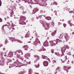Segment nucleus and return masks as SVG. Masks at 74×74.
Wrapping results in <instances>:
<instances>
[{"instance_id": "51", "label": "nucleus", "mask_w": 74, "mask_h": 74, "mask_svg": "<svg viewBox=\"0 0 74 74\" xmlns=\"http://www.w3.org/2000/svg\"><path fill=\"white\" fill-rule=\"evenodd\" d=\"M28 43H30L31 42V41H30L29 42H27Z\"/></svg>"}, {"instance_id": "57", "label": "nucleus", "mask_w": 74, "mask_h": 74, "mask_svg": "<svg viewBox=\"0 0 74 74\" xmlns=\"http://www.w3.org/2000/svg\"><path fill=\"white\" fill-rule=\"evenodd\" d=\"M40 5L41 6H44V5Z\"/></svg>"}, {"instance_id": "3", "label": "nucleus", "mask_w": 74, "mask_h": 74, "mask_svg": "<svg viewBox=\"0 0 74 74\" xmlns=\"http://www.w3.org/2000/svg\"><path fill=\"white\" fill-rule=\"evenodd\" d=\"M20 20H19V24L20 25H26V22H24V21H25L26 19V18L25 17V16H21L20 17Z\"/></svg>"}, {"instance_id": "55", "label": "nucleus", "mask_w": 74, "mask_h": 74, "mask_svg": "<svg viewBox=\"0 0 74 74\" xmlns=\"http://www.w3.org/2000/svg\"><path fill=\"white\" fill-rule=\"evenodd\" d=\"M72 34H74V32H73L72 33Z\"/></svg>"}, {"instance_id": "25", "label": "nucleus", "mask_w": 74, "mask_h": 74, "mask_svg": "<svg viewBox=\"0 0 74 74\" xmlns=\"http://www.w3.org/2000/svg\"><path fill=\"white\" fill-rule=\"evenodd\" d=\"M0 66H3L4 65V63L1 61H0Z\"/></svg>"}, {"instance_id": "52", "label": "nucleus", "mask_w": 74, "mask_h": 74, "mask_svg": "<svg viewBox=\"0 0 74 74\" xmlns=\"http://www.w3.org/2000/svg\"><path fill=\"white\" fill-rule=\"evenodd\" d=\"M3 46V45H1L0 44V47H2Z\"/></svg>"}, {"instance_id": "31", "label": "nucleus", "mask_w": 74, "mask_h": 74, "mask_svg": "<svg viewBox=\"0 0 74 74\" xmlns=\"http://www.w3.org/2000/svg\"><path fill=\"white\" fill-rule=\"evenodd\" d=\"M42 58L43 59H48V58L47 56H42Z\"/></svg>"}, {"instance_id": "20", "label": "nucleus", "mask_w": 74, "mask_h": 74, "mask_svg": "<svg viewBox=\"0 0 74 74\" xmlns=\"http://www.w3.org/2000/svg\"><path fill=\"white\" fill-rule=\"evenodd\" d=\"M8 55H10V56H13V53H12L11 51H10L8 54Z\"/></svg>"}, {"instance_id": "64", "label": "nucleus", "mask_w": 74, "mask_h": 74, "mask_svg": "<svg viewBox=\"0 0 74 74\" xmlns=\"http://www.w3.org/2000/svg\"><path fill=\"white\" fill-rule=\"evenodd\" d=\"M9 68L10 69V68H11V66H9Z\"/></svg>"}, {"instance_id": "21", "label": "nucleus", "mask_w": 74, "mask_h": 74, "mask_svg": "<svg viewBox=\"0 0 74 74\" xmlns=\"http://www.w3.org/2000/svg\"><path fill=\"white\" fill-rule=\"evenodd\" d=\"M42 16H44V17H45V16H44L43 15L39 16H38V17L36 16V17H37L36 19H38V18H40V19L41 18V17H42Z\"/></svg>"}, {"instance_id": "56", "label": "nucleus", "mask_w": 74, "mask_h": 74, "mask_svg": "<svg viewBox=\"0 0 74 74\" xmlns=\"http://www.w3.org/2000/svg\"><path fill=\"white\" fill-rule=\"evenodd\" d=\"M72 63H74V62H73V61L71 62Z\"/></svg>"}, {"instance_id": "27", "label": "nucleus", "mask_w": 74, "mask_h": 74, "mask_svg": "<svg viewBox=\"0 0 74 74\" xmlns=\"http://www.w3.org/2000/svg\"><path fill=\"white\" fill-rule=\"evenodd\" d=\"M46 51V49H45V50H42V49H40L38 50V51H39V52H41V51Z\"/></svg>"}, {"instance_id": "62", "label": "nucleus", "mask_w": 74, "mask_h": 74, "mask_svg": "<svg viewBox=\"0 0 74 74\" xmlns=\"http://www.w3.org/2000/svg\"><path fill=\"white\" fill-rule=\"evenodd\" d=\"M51 10L52 11H53V9H51Z\"/></svg>"}, {"instance_id": "29", "label": "nucleus", "mask_w": 74, "mask_h": 74, "mask_svg": "<svg viewBox=\"0 0 74 74\" xmlns=\"http://www.w3.org/2000/svg\"><path fill=\"white\" fill-rule=\"evenodd\" d=\"M10 14H11L10 16L11 17L12 16H13V15H14V12H10Z\"/></svg>"}, {"instance_id": "38", "label": "nucleus", "mask_w": 74, "mask_h": 74, "mask_svg": "<svg viewBox=\"0 0 74 74\" xmlns=\"http://www.w3.org/2000/svg\"><path fill=\"white\" fill-rule=\"evenodd\" d=\"M63 37V35H62V34H60V36H59V38H60H60H61V37Z\"/></svg>"}, {"instance_id": "15", "label": "nucleus", "mask_w": 74, "mask_h": 74, "mask_svg": "<svg viewBox=\"0 0 74 74\" xmlns=\"http://www.w3.org/2000/svg\"><path fill=\"white\" fill-rule=\"evenodd\" d=\"M23 48H24V50H26V51H27L28 48V46L27 45H24L23 46Z\"/></svg>"}, {"instance_id": "36", "label": "nucleus", "mask_w": 74, "mask_h": 74, "mask_svg": "<svg viewBox=\"0 0 74 74\" xmlns=\"http://www.w3.org/2000/svg\"><path fill=\"white\" fill-rule=\"evenodd\" d=\"M21 0H16V2L18 3H20L21 1Z\"/></svg>"}, {"instance_id": "47", "label": "nucleus", "mask_w": 74, "mask_h": 74, "mask_svg": "<svg viewBox=\"0 0 74 74\" xmlns=\"http://www.w3.org/2000/svg\"><path fill=\"white\" fill-rule=\"evenodd\" d=\"M3 22V20L1 18H0V22Z\"/></svg>"}, {"instance_id": "19", "label": "nucleus", "mask_w": 74, "mask_h": 74, "mask_svg": "<svg viewBox=\"0 0 74 74\" xmlns=\"http://www.w3.org/2000/svg\"><path fill=\"white\" fill-rule=\"evenodd\" d=\"M45 18L48 21L51 20V17H45Z\"/></svg>"}, {"instance_id": "5", "label": "nucleus", "mask_w": 74, "mask_h": 74, "mask_svg": "<svg viewBox=\"0 0 74 74\" xmlns=\"http://www.w3.org/2000/svg\"><path fill=\"white\" fill-rule=\"evenodd\" d=\"M10 40L11 41H12V42H13L14 41V42H20V43H22V42L20 40H16L15 39V38H10Z\"/></svg>"}, {"instance_id": "59", "label": "nucleus", "mask_w": 74, "mask_h": 74, "mask_svg": "<svg viewBox=\"0 0 74 74\" xmlns=\"http://www.w3.org/2000/svg\"><path fill=\"white\" fill-rule=\"evenodd\" d=\"M64 20H62V21L63 22V21H64Z\"/></svg>"}, {"instance_id": "26", "label": "nucleus", "mask_w": 74, "mask_h": 74, "mask_svg": "<svg viewBox=\"0 0 74 74\" xmlns=\"http://www.w3.org/2000/svg\"><path fill=\"white\" fill-rule=\"evenodd\" d=\"M8 26V25L6 24V25H3L2 27V29L3 30H4V26Z\"/></svg>"}, {"instance_id": "14", "label": "nucleus", "mask_w": 74, "mask_h": 74, "mask_svg": "<svg viewBox=\"0 0 74 74\" xmlns=\"http://www.w3.org/2000/svg\"><path fill=\"white\" fill-rule=\"evenodd\" d=\"M38 10H39V9L37 8H35V9L33 11V14H35V13H36V12L38 11Z\"/></svg>"}, {"instance_id": "18", "label": "nucleus", "mask_w": 74, "mask_h": 74, "mask_svg": "<svg viewBox=\"0 0 74 74\" xmlns=\"http://www.w3.org/2000/svg\"><path fill=\"white\" fill-rule=\"evenodd\" d=\"M56 30H55V32L51 33V36H54L56 34Z\"/></svg>"}, {"instance_id": "63", "label": "nucleus", "mask_w": 74, "mask_h": 74, "mask_svg": "<svg viewBox=\"0 0 74 74\" xmlns=\"http://www.w3.org/2000/svg\"><path fill=\"white\" fill-rule=\"evenodd\" d=\"M34 38V37H32V38Z\"/></svg>"}, {"instance_id": "22", "label": "nucleus", "mask_w": 74, "mask_h": 74, "mask_svg": "<svg viewBox=\"0 0 74 74\" xmlns=\"http://www.w3.org/2000/svg\"><path fill=\"white\" fill-rule=\"evenodd\" d=\"M54 4H55V5H58V3H57L56 2H54L51 3V5H54Z\"/></svg>"}, {"instance_id": "4", "label": "nucleus", "mask_w": 74, "mask_h": 74, "mask_svg": "<svg viewBox=\"0 0 74 74\" xmlns=\"http://www.w3.org/2000/svg\"><path fill=\"white\" fill-rule=\"evenodd\" d=\"M59 42V40L58 39H57L56 40H54L53 41V42H50V43L51 45V47H53V46H55V44H57Z\"/></svg>"}, {"instance_id": "34", "label": "nucleus", "mask_w": 74, "mask_h": 74, "mask_svg": "<svg viewBox=\"0 0 74 74\" xmlns=\"http://www.w3.org/2000/svg\"><path fill=\"white\" fill-rule=\"evenodd\" d=\"M32 72V70H31V69L29 70V73L28 74H31Z\"/></svg>"}, {"instance_id": "42", "label": "nucleus", "mask_w": 74, "mask_h": 74, "mask_svg": "<svg viewBox=\"0 0 74 74\" xmlns=\"http://www.w3.org/2000/svg\"><path fill=\"white\" fill-rule=\"evenodd\" d=\"M2 2H1V0H0V6H1V4H2Z\"/></svg>"}, {"instance_id": "8", "label": "nucleus", "mask_w": 74, "mask_h": 74, "mask_svg": "<svg viewBox=\"0 0 74 74\" xmlns=\"http://www.w3.org/2000/svg\"><path fill=\"white\" fill-rule=\"evenodd\" d=\"M52 53H53L54 55H57V56H60V54L59 52L58 53L56 52H54V50L52 49L51 51Z\"/></svg>"}, {"instance_id": "7", "label": "nucleus", "mask_w": 74, "mask_h": 74, "mask_svg": "<svg viewBox=\"0 0 74 74\" xmlns=\"http://www.w3.org/2000/svg\"><path fill=\"white\" fill-rule=\"evenodd\" d=\"M70 69V67L67 66H64L63 69L65 71H66L67 73H68V70H69Z\"/></svg>"}, {"instance_id": "41", "label": "nucleus", "mask_w": 74, "mask_h": 74, "mask_svg": "<svg viewBox=\"0 0 74 74\" xmlns=\"http://www.w3.org/2000/svg\"><path fill=\"white\" fill-rule=\"evenodd\" d=\"M7 24H8V26H10V23L8 22L7 23Z\"/></svg>"}, {"instance_id": "9", "label": "nucleus", "mask_w": 74, "mask_h": 74, "mask_svg": "<svg viewBox=\"0 0 74 74\" xmlns=\"http://www.w3.org/2000/svg\"><path fill=\"white\" fill-rule=\"evenodd\" d=\"M43 45L45 47H48V46H49V43H48V42L47 40H46L45 42L43 44Z\"/></svg>"}, {"instance_id": "17", "label": "nucleus", "mask_w": 74, "mask_h": 74, "mask_svg": "<svg viewBox=\"0 0 74 74\" xmlns=\"http://www.w3.org/2000/svg\"><path fill=\"white\" fill-rule=\"evenodd\" d=\"M30 36V33H27V34L25 35V37L26 38H28V37H29Z\"/></svg>"}, {"instance_id": "45", "label": "nucleus", "mask_w": 74, "mask_h": 74, "mask_svg": "<svg viewBox=\"0 0 74 74\" xmlns=\"http://www.w3.org/2000/svg\"><path fill=\"white\" fill-rule=\"evenodd\" d=\"M63 26L64 27H66V24H64Z\"/></svg>"}, {"instance_id": "32", "label": "nucleus", "mask_w": 74, "mask_h": 74, "mask_svg": "<svg viewBox=\"0 0 74 74\" xmlns=\"http://www.w3.org/2000/svg\"><path fill=\"white\" fill-rule=\"evenodd\" d=\"M16 52H17L16 51L15 52V53L14 54V56H16H16H19V55H18V53H16Z\"/></svg>"}, {"instance_id": "44", "label": "nucleus", "mask_w": 74, "mask_h": 74, "mask_svg": "<svg viewBox=\"0 0 74 74\" xmlns=\"http://www.w3.org/2000/svg\"><path fill=\"white\" fill-rule=\"evenodd\" d=\"M68 22L69 23V24H71V21L69 20L68 21Z\"/></svg>"}, {"instance_id": "35", "label": "nucleus", "mask_w": 74, "mask_h": 74, "mask_svg": "<svg viewBox=\"0 0 74 74\" xmlns=\"http://www.w3.org/2000/svg\"><path fill=\"white\" fill-rule=\"evenodd\" d=\"M22 51H21V50H19L18 51H16L17 52H18V53H20V52H22Z\"/></svg>"}, {"instance_id": "48", "label": "nucleus", "mask_w": 74, "mask_h": 74, "mask_svg": "<svg viewBox=\"0 0 74 74\" xmlns=\"http://www.w3.org/2000/svg\"><path fill=\"white\" fill-rule=\"evenodd\" d=\"M53 63H56V61L55 60H53Z\"/></svg>"}, {"instance_id": "2", "label": "nucleus", "mask_w": 74, "mask_h": 74, "mask_svg": "<svg viewBox=\"0 0 74 74\" xmlns=\"http://www.w3.org/2000/svg\"><path fill=\"white\" fill-rule=\"evenodd\" d=\"M33 34H35L36 36V38L35 41L34 42V47H37V45H40V40H38V38H37V37H39L40 36L37 35V34L36 33V31H34L33 32Z\"/></svg>"}, {"instance_id": "33", "label": "nucleus", "mask_w": 74, "mask_h": 74, "mask_svg": "<svg viewBox=\"0 0 74 74\" xmlns=\"http://www.w3.org/2000/svg\"><path fill=\"white\" fill-rule=\"evenodd\" d=\"M10 30L13 31V30H15V28L13 27H10Z\"/></svg>"}, {"instance_id": "39", "label": "nucleus", "mask_w": 74, "mask_h": 74, "mask_svg": "<svg viewBox=\"0 0 74 74\" xmlns=\"http://www.w3.org/2000/svg\"><path fill=\"white\" fill-rule=\"evenodd\" d=\"M35 67H36V68H38V67H39V66H40V65H39V64H38L37 65V66L36 65H35Z\"/></svg>"}, {"instance_id": "46", "label": "nucleus", "mask_w": 74, "mask_h": 74, "mask_svg": "<svg viewBox=\"0 0 74 74\" xmlns=\"http://www.w3.org/2000/svg\"><path fill=\"white\" fill-rule=\"evenodd\" d=\"M65 58L66 59H69V58H68L67 56H65Z\"/></svg>"}, {"instance_id": "10", "label": "nucleus", "mask_w": 74, "mask_h": 74, "mask_svg": "<svg viewBox=\"0 0 74 74\" xmlns=\"http://www.w3.org/2000/svg\"><path fill=\"white\" fill-rule=\"evenodd\" d=\"M56 71L55 73L54 74H57V73H58V72H59L60 71V67H58L56 69Z\"/></svg>"}, {"instance_id": "24", "label": "nucleus", "mask_w": 74, "mask_h": 74, "mask_svg": "<svg viewBox=\"0 0 74 74\" xmlns=\"http://www.w3.org/2000/svg\"><path fill=\"white\" fill-rule=\"evenodd\" d=\"M24 63H25V64L27 65V64H30V62H26V61H25L24 62Z\"/></svg>"}, {"instance_id": "40", "label": "nucleus", "mask_w": 74, "mask_h": 74, "mask_svg": "<svg viewBox=\"0 0 74 74\" xmlns=\"http://www.w3.org/2000/svg\"><path fill=\"white\" fill-rule=\"evenodd\" d=\"M26 11H24L23 10V12H22V14H25V13H26Z\"/></svg>"}, {"instance_id": "23", "label": "nucleus", "mask_w": 74, "mask_h": 74, "mask_svg": "<svg viewBox=\"0 0 74 74\" xmlns=\"http://www.w3.org/2000/svg\"><path fill=\"white\" fill-rule=\"evenodd\" d=\"M20 8L21 10H23V11L25 10V8L23 6H21L20 7Z\"/></svg>"}, {"instance_id": "30", "label": "nucleus", "mask_w": 74, "mask_h": 74, "mask_svg": "<svg viewBox=\"0 0 74 74\" xmlns=\"http://www.w3.org/2000/svg\"><path fill=\"white\" fill-rule=\"evenodd\" d=\"M19 55L18 54V55H19H19L20 56H21V55H23V52H20V53H19Z\"/></svg>"}, {"instance_id": "43", "label": "nucleus", "mask_w": 74, "mask_h": 74, "mask_svg": "<svg viewBox=\"0 0 74 74\" xmlns=\"http://www.w3.org/2000/svg\"><path fill=\"white\" fill-rule=\"evenodd\" d=\"M54 12L55 13V15H57V13H57V12L56 11H55Z\"/></svg>"}, {"instance_id": "54", "label": "nucleus", "mask_w": 74, "mask_h": 74, "mask_svg": "<svg viewBox=\"0 0 74 74\" xmlns=\"http://www.w3.org/2000/svg\"><path fill=\"white\" fill-rule=\"evenodd\" d=\"M68 55H71V54H70H70L68 53Z\"/></svg>"}, {"instance_id": "53", "label": "nucleus", "mask_w": 74, "mask_h": 74, "mask_svg": "<svg viewBox=\"0 0 74 74\" xmlns=\"http://www.w3.org/2000/svg\"><path fill=\"white\" fill-rule=\"evenodd\" d=\"M3 50H4V51L5 50V48H3Z\"/></svg>"}, {"instance_id": "58", "label": "nucleus", "mask_w": 74, "mask_h": 74, "mask_svg": "<svg viewBox=\"0 0 74 74\" xmlns=\"http://www.w3.org/2000/svg\"><path fill=\"white\" fill-rule=\"evenodd\" d=\"M69 25L70 26H72V25H71V24H69Z\"/></svg>"}, {"instance_id": "37", "label": "nucleus", "mask_w": 74, "mask_h": 74, "mask_svg": "<svg viewBox=\"0 0 74 74\" xmlns=\"http://www.w3.org/2000/svg\"><path fill=\"white\" fill-rule=\"evenodd\" d=\"M26 56H30V54L29 53H27L25 54Z\"/></svg>"}, {"instance_id": "13", "label": "nucleus", "mask_w": 74, "mask_h": 74, "mask_svg": "<svg viewBox=\"0 0 74 74\" xmlns=\"http://www.w3.org/2000/svg\"><path fill=\"white\" fill-rule=\"evenodd\" d=\"M65 38L66 39V40H69V39L70 38V37H69V36H68V35H67V34H66V33L65 34Z\"/></svg>"}, {"instance_id": "6", "label": "nucleus", "mask_w": 74, "mask_h": 74, "mask_svg": "<svg viewBox=\"0 0 74 74\" xmlns=\"http://www.w3.org/2000/svg\"><path fill=\"white\" fill-rule=\"evenodd\" d=\"M32 0H22V1H24L25 3H28V4L31 3L32 4H33V2H32Z\"/></svg>"}, {"instance_id": "50", "label": "nucleus", "mask_w": 74, "mask_h": 74, "mask_svg": "<svg viewBox=\"0 0 74 74\" xmlns=\"http://www.w3.org/2000/svg\"><path fill=\"white\" fill-rule=\"evenodd\" d=\"M61 24V23H58V25H59Z\"/></svg>"}, {"instance_id": "49", "label": "nucleus", "mask_w": 74, "mask_h": 74, "mask_svg": "<svg viewBox=\"0 0 74 74\" xmlns=\"http://www.w3.org/2000/svg\"><path fill=\"white\" fill-rule=\"evenodd\" d=\"M68 62L67 63V64H69L70 63V61H69V60H68Z\"/></svg>"}, {"instance_id": "28", "label": "nucleus", "mask_w": 74, "mask_h": 74, "mask_svg": "<svg viewBox=\"0 0 74 74\" xmlns=\"http://www.w3.org/2000/svg\"><path fill=\"white\" fill-rule=\"evenodd\" d=\"M45 11H43L42 10H41L40 11V13L41 14H43V13H45Z\"/></svg>"}, {"instance_id": "60", "label": "nucleus", "mask_w": 74, "mask_h": 74, "mask_svg": "<svg viewBox=\"0 0 74 74\" xmlns=\"http://www.w3.org/2000/svg\"><path fill=\"white\" fill-rule=\"evenodd\" d=\"M4 19H5V21H6V18H5Z\"/></svg>"}, {"instance_id": "11", "label": "nucleus", "mask_w": 74, "mask_h": 74, "mask_svg": "<svg viewBox=\"0 0 74 74\" xmlns=\"http://www.w3.org/2000/svg\"><path fill=\"white\" fill-rule=\"evenodd\" d=\"M66 47H64L62 48L61 49V52H62V53L65 52V51H66Z\"/></svg>"}, {"instance_id": "12", "label": "nucleus", "mask_w": 74, "mask_h": 74, "mask_svg": "<svg viewBox=\"0 0 74 74\" xmlns=\"http://www.w3.org/2000/svg\"><path fill=\"white\" fill-rule=\"evenodd\" d=\"M43 64L44 66H47L48 65V62L47 61H45L43 62Z\"/></svg>"}, {"instance_id": "61", "label": "nucleus", "mask_w": 74, "mask_h": 74, "mask_svg": "<svg viewBox=\"0 0 74 74\" xmlns=\"http://www.w3.org/2000/svg\"><path fill=\"white\" fill-rule=\"evenodd\" d=\"M21 38H23V37H22V36H21Z\"/></svg>"}, {"instance_id": "1", "label": "nucleus", "mask_w": 74, "mask_h": 74, "mask_svg": "<svg viewBox=\"0 0 74 74\" xmlns=\"http://www.w3.org/2000/svg\"><path fill=\"white\" fill-rule=\"evenodd\" d=\"M40 22L42 25L43 26L45 27V30H49L50 28L49 26H50L51 27H53V26H54V23H53L49 24L47 23L42 20H40Z\"/></svg>"}, {"instance_id": "16", "label": "nucleus", "mask_w": 74, "mask_h": 74, "mask_svg": "<svg viewBox=\"0 0 74 74\" xmlns=\"http://www.w3.org/2000/svg\"><path fill=\"white\" fill-rule=\"evenodd\" d=\"M13 66L14 67V66H16V67H18V64H16V63H15V62H14L12 65V67H13Z\"/></svg>"}]
</instances>
